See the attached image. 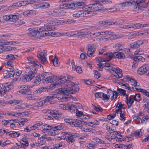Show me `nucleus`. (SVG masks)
<instances>
[{"label":"nucleus","mask_w":149,"mask_h":149,"mask_svg":"<svg viewBox=\"0 0 149 149\" xmlns=\"http://www.w3.org/2000/svg\"><path fill=\"white\" fill-rule=\"evenodd\" d=\"M64 84L63 86H61V88H59L58 91L61 94L67 95L63 96H61L60 94H58L57 95L47 96L50 102L52 103L51 104H54L56 102L55 101H53L55 98L61 100V102H62L67 101L68 98V95L74 93L79 90L78 85L75 84L74 82L69 81Z\"/></svg>","instance_id":"f257e3e1"},{"label":"nucleus","mask_w":149,"mask_h":149,"mask_svg":"<svg viewBox=\"0 0 149 149\" xmlns=\"http://www.w3.org/2000/svg\"><path fill=\"white\" fill-rule=\"evenodd\" d=\"M103 8V6L100 2L97 1L95 3L85 6L82 8V10L73 14L72 16L77 17H86L89 16L93 11L101 10Z\"/></svg>","instance_id":"f03ea898"},{"label":"nucleus","mask_w":149,"mask_h":149,"mask_svg":"<svg viewBox=\"0 0 149 149\" xmlns=\"http://www.w3.org/2000/svg\"><path fill=\"white\" fill-rule=\"evenodd\" d=\"M45 75L47 74H51V75L47 77L45 79V81L47 83L51 82H54L52 86L54 88L58 87L60 86H62V84H64L70 81L69 80L72 78L70 76H61L60 77L55 76L52 74L50 73H45Z\"/></svg>","instance_id":"7ed1b4c3"},{"label":"nucleus","mask_w":149,"mask_h":149,"mask_svg":"<svg viewBox=\"0 0 149 149\" xmlns=\"http://www.w3.org/2000/svg\"><path fill=\"white\" fill-rule=\"evenodd\" d=\"M104 64L105 69L109 71L114 77L118 79L122 77V70L120 69L118 67H114L112 63L105 62Z\"/></svg>","instance_id":"20e7f679"},{"label":"nucleus","mask_w":149,"mask_h":149,"mask_svg":"<svg viewBox=\"0 0 149 149\" xmlns=\"http://www.w3.org/2000/svg\"><path fill=\"white\" fill-rule=\"evenodd\" d=\"M146 0H136L134 9L137 12H140L147 8L149 10V1L147 3H144Z\"/></svg>","instance_id":"39448f33"},{"label":"nucleus","mask_w":149,"mask_h":149,"mask_svg":"<svg viewBox=\"0 0 149 149\" xmlns=\"http://www.w3.org/2000/svg\"><path fill=\"white\" fill-rule=\"evenodd\" d=\"M113 57V54L111 52H109L105 54L103 58H100V59L96 58V61L98 62V63L97 64V68H100V70L101 68L103 67L104 65L103 62H107Z\"/></svg>","instance_id":"423d86ee"},{"label":"nucleus","mask_w":149,"mask_h":149,"mask_svg":"<svg viewBox=\"0 0 149 149\" xmlns=\"http://www.w3.org/2000/svg\"><path fill=\"white\" fill-rule=\"evenodd\" d=\"M49 24L47 23L44 25L43 27L40 28V32H42L44 34V36H49L50 34L48 33H47L48 31H51L56 29V27L53 25V26H52L51 25V24H52V22Z\"/></svg>","instance_id":"0eeeda50"},{"label":"nucleus","mask_w":149,"mask_h":149,"mask_svg":"<svg viewBox=\"0 0 149 149\" xmlns=\"http://www.w3.org/2000/svg\"><path fill=\"white\" fill-rule=\"evenodd\" d=\"M148 42V41L146 40H138L131 43L130 47L132 49H136L143 44L147 43Z\"/></svg>","instance_id":"6e6552de"},{"label":"nucleus","mask_w":149,"mask_h":149,"mask_svg":"<svg viewBox=\"0 0 149 149\" xmlns=\"http://www.w3.org/2000/svg\"><path fill=\"white\" fill-rule=\"evenodd\" d=\"M29 30L30 32L28 33L27 35L30 36L36 37L44 36L43 34H44V33L41 32H40V28L38 31L35 30L34 29H29Z\"/></svg>","instance_id":"1a4fd4ad"},{"label":"nucleus","mask_w":149,"mask_h":149,"mask_svg":"<svg viewBox=\"0 0 149 149\" xmlns=\"http://www.w3.org/2000/svg\"><path fill=\"white\" fill-rule=\"evenodd\" d=\"M136 3V1L135 2L134 0H127L121 3L117 4V7L119 8V11H121L125 7L130 6L134 3H135V5Z\"/></svg>","instance_id":"9d476101"},{"label":"nucleus","mask_w":149,"mask_h":149,"mask_svg":"<svg viewBox=\"0 0 149 149\" xmlns=\"http://www.w3.org/2000/svg\"><path fill=\"white\" fill-rule=\"evenodd\" d=\"M1 90H0V95H3L6 93V92L11 89L12 88V86L9 83H7L0 85Z\"/></svg>","instance_id":"9b49d317"},{"label":"nucleus","mask_w":149,"mask_h":149,"mask_svg":"<svg viewBox=\"0 0 149 149\" xmlns=\"http://www.w3.org/2000/svg\"><path fill=\"white\" fill-rule=\"evenodd\" d=\"M97 47V46L95 44H88L86 47L88 50L87 53V56H92L95 52Z\"/></svg>","instance_id":"f8f14e48"},{"label":"nucleus","mask_w":149,"mask_h":149,"mask_svg":"<svg viewBox=\"0 0 149 149\" xmlns=\"http://www.w3.org/2000/svg\"><path fill=\"white\" fill-rule=\"evenodd\" d=\"M37 71L35 69L34 71L30 70L29 72L27 74H25L23 77V78L26 81H30L35 76Z\"/></svg>","instance_id":"ddd939ff"},{"label":"nucleus","mask_w":149,"mask_h":149,"mask_svg":"<svg viewBox=\"0 0 149 149\" xmlns=\"http://www.w3.org/2000/svg\"><path fill=\"white\" fill-rule=\"evenodd\" d=\"M47 56V52L43 50L38 55V58L43 64H45L47 63L46 56Z\"/></svg>","instance_id":"4468645a"},{"label":"nucleus","mask_w":149,"mask_h":149,"mask_svg":"<svg viewBox=\"0 0 149 149\" xmlns=\"http://www.w3.org/2000/svg\"><path fill=\"white\" fill-rule=\"evenodd\" d=\"M126 77L129 81V83H130L131 85L132 86H133V87H132L134 88V87L138 91L139 90L140 88L139 84L133 79L130 76L127 75Z\"/></svg>","instance_id":"2eb2a0df"},{"label":"nucleus","mask_w":149,"mask_h":149,"mask_svg":"<svg viewBox=\"0 0 149 149\" xmlns=\"http://www.w3.org/2000/svg\"><path fill=\"white\" fill-rule=\"evenodd\" d=\"M74 22V21L73 20L68 19L53 21L52 23L53 25H55L62 24H70Z\"/></svg>","instance_id":"dca6fc26"},{"label":"nucleus","mask_w":149,"mask_h":149,"mask_svg":"<svg viewBox=\"0 0 149 149\" xmlns=\"http://www.w3.org/2000/svg\"><path fill=\"white\" fill-rule=\"evenodd\" d=\"M100 36H104V37H102L100 38L99 40L101 41H108V38L111 33V31L108 30H105L102 31H100Z\"/></svg>","instance_id":"f3484780"},{"label":"nucleus","mask_w":149,"mask_h":149,"mask_svg":"<svg viewBox=\"0 0 149 149\" xmlns=\"http://www.w3.org/2000/svg\"><path fill=\"white\" fill-rule=\"evenodd\" d=\"M65 136L66 139L68 142L72 143L74 141V137L77 136V134L74 133H66Z\"/></svg>","instance_id":"a211bd4d"},{"label":"nucleus","mask_w":149,"mask_h":149,"mask_svg":"<svg viewBox=\"0 0 149 149\" xmlns=\"http://www.w3.org/2000/svg\"><path fill=\"white\" fill-rule=\"evenodd\" d=\"M63 127L62 125H58L54 127H53L52 130L53 132H49V134L52 136H55L58 134V132L60 130L63 129Z\"/></svg>","instance_id":"6ab92c4d"},{"label":"nucleus","mask_w":149,"mask_h":149,"mask_svg":"<svg viewBox=\"0 0 149 149\" xmlns=\"http://www.w3.org/2000/svg\"><path fill=\"white\" fill-rule=\"evenodd\" d=\"M28 63L33 67L38 68L40 65L39 62L37 61L33 57H29L27 58Z\"/></svg>","instance_id":"aec40b11"},{"label":"nucleus","mask_w":149,"mask_h":149,"mask_svg":"<svg viewBox=\"0 0 149 149\" xmlns=\"http://www.w3.org/2000/svg\"><path fill=\"white\" fill-rule=\"evenodd\" d=\"M149 69V63L142 66L139 68L137 71V73L140 74H145Z\"/></svg>","instance_id":"412c9836"},{"label":"nucleus","mask_w":149,"mask_h":149,"mask_svg":"<svg viewBox=\"0 0 149 149\" xmlns=\"http://www.w3.org/2000/svg\"><path fill=\"white\" fill-rule=\"evenodd\" d=\"M74 6V2L62 3L60 5L59 8L61 9H65L75 8Z\"/></svg>","instance_id":"4be33fe9"},{"label":"nucleus","mask_w":149,"mask_h":149,"mask_svg":"<svg viewBox=\"0 0 149 149\" xmlns=\"http://www.w3.org/2000/svg\"><path fill=\"white\" fill-rule=\"evenodd\" d=\"M34 86H26L23 85L21 87L22 89L19 92L22 94H27V93L29 92L31 88H33Z\"/></svg>","instance_id":"5701e85b"},{"label":"nucleus","mask_w":149,"mask_h":149,"mask_svg":"<svg viewBox=\"0 0 149 149\" xmlns=\"http://www.w3.org/2000/svg\"><path fill=\"white\" fill-rule=\"evenodd\" d=\"M51 102H50L47 96L43 100L36 103L35 106L37 107H40L43 106L44 105H46L51 104Z\"/></svg>","instance_id":"b1692460"},{"label":"nucleus","mask_w":149,"mask_h":149,"mask_svg":"<svg viewBox=\"0 0 149 149\" xmlns=\"http://www.w3.org/2000/svg\"><path fill=\"white\" fill-rule=\"evenodd\" d=\"M133 64L132 66L133 68L134 66L135 67L137 66L139 61L143 62L145 61V58L141 56H136L134 58Z\"/></svg>","instance_id":"393cba45"},{"label":"nucleus","mask_w":149,"mask_h":149,"mask_svg":"<svg viewBox=\"0 0 149 149\" xmlns=\"http://www.w3.org/2000/svg\"><path fill=\"white\" fill-rule=\"evenodd\" d=\"M107 95L109 98V99L111 96V100L116 99L117 97V93L116 91H112L111 90L108 89L107 90Z\"/></svg>","instance_id":"a878e982"},{"label":"nucleus","mask_w":149,"mask_h":149,"mask_svg":"<svg viewBox=\"0 0 149 149\" xmlns=\"http://www.w3.org/2000/svg\"><path fill=\"white\" fill-rule=\"evenodd\" d=\"M95 96L96 98H100L106 101L109 100L107 95L102 92H97L95 94Z\"/></svg>","instance_id":"bb28decb"},{"label":"nucleus","mask_w":149,"mask_h":149,"mask_svg":"<svg viewBox=\"0 0 149 149\" xmlns=\"http://www.w3.org/2000/svg\"><path fill=\"white\" fill-rule=\"evenodd\" d=\"M38 12L34 10H28L23 12V14L25 17H29L31 15H34L37 14Z\"/></svg>","instance_id":"cd10ccee"},{"label":"nucleus","mask_w":149,"mask_h":149,"mask_svg":"<svg viewBox=\"0 0 149 149\" xmlns=\"http://www.w3.org/2000/svg\"><path fill=\"white\" fill-rule=\"evenodd\" d=\"M124 35H120L118 34H114L111 31L109 36H108L107 39H108V41L112 39H115L118 38H121V37L124 36Z\"/></svg>","instance_id":"c85d7f7f"},{"label":"nucleus","mask_w":149,"mask_h":149,"mask_svg":"<svg viewBox=\"0 0 149 149\" xmlns=\"http://www.w3.org/2000/svg\"><path fill=\"white\" fill-rule=\"evenodd\" d=\"M126 107V106L124 104H122L121 102H119L117 104L116 108V109L115 112V113H118L122 111V109H124Z\"/></svg>","instance_id":"c756f323"},{"label":"nucleus","mask_w":149,"mask_h":149,"mask_svg":"<svg viewBox=\"0 0 149 149\" xmlns=\"http://www.w3.org/2000/svg\"><path fill=\"white\" fill-rule=\"evenodd\" d=\"M126 102L128 108H129L131 107L132 104L134 103V100L132 95L128 97V96L126 95Z\"/></svg>","instance_id":"7c9ffc66"},{"label":"nucleus","mask_w":149,"mask_h":149,"mask_svg":"<svg viewBox=\"0 0 149 149\" xmlns=\"http://www.w3.org/2000/svg\"><path fill=\"white\" fill-rule=\"evenodd\" d=\"M32 108V106L30 104H21L20 105H17L15 107V109H24L26 108Z\"/></svg>","instance_id":"2f4dec72"},{"label":"nucleus","mask_w":149,"mask_h":149,"mask_svg":"<svg viewBox=\"0 0 149 149\" xmlns=\"http://www.w3.org/2000/svg\"><path fill=\"white\" fill-rule=\"evenodd\" d=\"M72 69L73 70H76L79 73H81L82 72V70L80 66H76L74 62L72 63Z\"/></svg>","instance_id":"473e14b6"},{"label":"nucleus","mask_w":149,"mask_h":149,"mask_svg":"<svg viewBox=\"0 0 149 149\" xmlns=\"http://www.w3.org/2000/svg\"><path fill=\"white\" fill-rule=\"evenodd\" d=\"M143 102L144 109L148 110L149 109V97H145L144 98Z\"/></svg>","instance_id":"72a5a7b5"},{"label":"nucleus","mask_w":149,"mask_h":149,"mask_svg":"<svg viewBox=\"0 0 149 149\" xmlns=\"http://www.w3.org/2000/svg\"><path fill=\"white\" fill-rule=\"evenodd\" d=\"M26 97L27 98L28 100H40V98L37 96H34L32 94H29L27 93L26 94Z\"/></svg>","instance_id":"f704fd0d"},{"label":"nucleus","mask_w":149,"mask_h":149,"mask_svg":"<svg viewBox=\"0 0 149 149\" xmlns=\"http://www.w3.org/2000/svg\"><path fill=\"white\" fill-rule=\"evenodd\" d=\"M53 127L51 125L46 124L43 126V129L42 132L44 133H46L48 132V131L49 130H52Z\"/></svg>","instance_id":"c9c22d12"},{"label":"nucleus","mask_w":149,"mask_h":149,"mask_svg":"<svg viewBox=\"0 0 149 149\" xmlns=\"http://www.w3.org/2000/svg\"><path fill=\"white\" fill-rule=\"evenodd\" d=\"M29 3L28 1H24L20 2H18L15 4H17V5H15V7H17L19 6H24L28 4Z\"/></svg>","instance_id":"e433bc0d"},{"label":"nucleus","mask_w":149,"mask_h":149,"mask_svg":"<svg viewBox=\"0 0 149 149\" xmlns=\"http://www.w3.org/2000/svg\"><path fill=\"white\" fill-rule=\"evenodd\" d=\"M114 56L118 58H125V55L122 52H115L113 54Z\"/></svg>","instance_id":"4c0bfd02"},{"label":"nucleus","mask_w":149,"mask_h":149,"mask_svg":"<svg viewBox=\"0 0 149 149\" xmlns=\"http://www.w3.org/2000/svg\"><path fill=\"white\" fill-rule=\"evenodd\" d=\"M50 114L52 115L53 118L56 119H58L60 116V115L58 114V111L54 110H51L50 112Z\"/></svg>","instance_id":"58836bf2"},{"label":"nucleus","mask_w":149,"mask_h":149,"mask_svg":"<svg viewBox=\"0 0 149 149\" xmlns=\"http://www.w3.org/2000/svg\"><path fill=\"white\" fill-rule=\"evenodd\" d=\"M84 35H87L86 33L83 31H74V36L81 37Z\"/></svg>","instance_id":"ea45409f"},{"label":"nucleus","mask_w":149,"mask_h":149,"mask_svg":"<svg viewBox=\"0 0 149 149\" xmlns=\"http://www.w3.org/2000/svg\"><path fill=\"white\" fill-rule=\"evenodd\" d=\"M126 36H128L127 38L129 40H132L136 37L135 33L134 32H127Z\"/></svg>","instance_id":"a19ab883"},{"label":"nucleus","mask_w":149,"mask_h":149,"mask_svg":"<svg viewBox=\"0 0 149 149\" xmlns=\"http://www.w3.org/2000/svg\"><path fill=\"white\" fill-rule=\"evenodd\" d=\"M20 133L19 132H14L9 133L8 135L13 138H16L20 135Z\"/></svg>","instance_id":"79ce46f5"},{"label":"nucleus","mask_w":149,"mask_h":149,"mask_svg":"<svg viewBox=\"0 0 149 149\" xmlns=\"http://www.w3.org/2000/svg\"><path fill=\"white\" fill-rule=\"evenodd\" d=\"M134 100L139 102L141 100V96L139 93H136L135 95H132Z\"/></svg>","instance_id":"37998d69"},{"label":"nucleus","mask_w":149,"mask_h":149,"mask_svg":"<svg viewBox=\"0 0 149 149\" xmlns=\"http://www.w3.org/2000/svg\"><path fill=\"white\" fill-rule=\"evenodd\" d=\"M144 52V50L141 48H139L137 49L134 52V54L135 55H141L143 54Z\"/></svg>","instance_id":"c03bdc74"},{"label":"nucleus","mask_w":149,"mask_h":149,"mask_svg":"<svg viewBox=\"0 0 149 149\" xmlns=\"http://www.w3.org/2000/svg\"><path fill=\"white\" fill-rule=\"evenodd\" d=\"M20 143L22 145L25 146H27L29 145L28 140L25 136L23 137L22 140L20 141Z\"/></svg>","instance_id":"a18cd8bd"},{"label":"nucleus","mask_w":149,"mask_h":149,"mask_svg":"<svg viewBox=\"0 0 149 149\" xmlns=\"http://www.w3.org/2000/svg\"><path fill=\"white\" fill-rule=\"evenodd\" d=\"M117 6V5H116L115 7L113 8H111L109 9H106L105 10H107L109 12H114L115 11H119V9Z\"/></svg>","instance_id":"49530a36"},{"label":"nucleus","mask_w":149,"mask_h":149,"mask_svg":"<svg viewBox=\"0 0 149 149\" xmlns=\"http://www.w3.org/2000/svg\"><path fill=\"white\" fill-rule=\"evenodd\" d=\"M113 47L115 48L117 50H121L123 49L122 45L120 43H117L113 46Z\"/></svg>","instance_id":"de8ad7c7"},{"label":"nucleus","mask_w":149,"mask_h":149,"mask_svg":"<svg viewBox=\"0 0 149 149\" xmlns=\"http://www.w3.org/2000/svg\"><path fill=\"white\" fill-rule=\"evenodd\" d=\"M48 13L49 15L53 16H56L58 15V14L56 10L49 11Z\"/></svg>","instance_id":"09e8293b"},{"label":"nucleus","mask_w":149,"mask_h":149,"mask_svg":"<svg viewBox=\"0 0 149 149\" xmlns=\"http://www.w3.org/2000/svg\"><path fill=\"white\" fill-rule=\"evenodd\" d=\"M12 122L9 123L10 124V127L12 128H15L17 126V120L16 119L11 120Z\"/></svg>","instance_id":"8fccbe9b"},{"label":"nucleus","mask_w":149,"mask_h":149,"mask_svg":"<svg viewBox=\"0 0 149 149\" xmlns=\"http://www.w3.org/2000/svg\"><path fill=\"white\" fill-rule=\"evenodd\" d=\"M9 18L10 21L14 22L17 19L18 17L15 15H9Z\"/></svg>","instance_id":"3c124183"},{"label":"nucleus","mask_w":149,"mask_h":149,"mask_svg":"<svg viewBox=\"0 0 149 149\" xmlns=\"http://www.w3.org/2000/svg\"><path fill=\"white\" fill-rule=\"evenodd\" d=\"M132 135L134 136L140 137L142 135V132L140 130H138L134 132V133L132 134Z\"/></svg>","instance_id":"603ef678"},{"label":"nucleus","mask_w":149,"mask_h":149,"mask_svg":"<svg viewBox=\"0 0 149 149\" xmlns=\"http://www.w3.org/2000/svg\"><path fill=\"white\" fill-rule=\"evenodd\" d=\"M74 6L75 8H80L83 6L84 5V3L82 2H74Z\"/></svg>","instance_id":"864d4df0"},{"label":"nucleus","mask_w":149,"mask_h":149,"mask_svg":"<svg viewBox=\"0 0 149 149\" xmlns=\"http://www.w3.org/2000/svg\"><path fill=\"white\" fill-rule=\"evenodd\" d=\"M41 80V79L40 77L38 76L34 82V85L33 86H34V85H39L40 84Z\"/></svg>","instance_id":"5fc2aeb1"},{"label":"nucleus","mask_w":149,"mask_h":149,"mask_svg":"<svg viewBox=\"0 0 149 149\" xmlns=\"http://www.w3.org/2000/svg\"><path fill=\"white\" fill-rule=\"evenodd\" d=\"M6 67L11 69L13 68V63L11 61H8L5 64Z\"/></svg>","instance_id":"6e6d98bb"},{"label":"nucleus","mask_w":149,"mask_h":149,"mask_svg":"<svg viewBox=\"0 0 149 149\" xmlns=\"http://www.w3.org/2000/svg\"><path fill=\"white\" fill-rule=\"evenodd\" d=\"M40 7L44 8H48L50 7L49 4L46 2L42 3H40Z\"/></svg>","instance_id":"4d7b16f0"},{"label":"nucleus","mask_w":149,"mask_h":149,"mask_svg":"<svg viewBox=\"0 0 149 149\" xmlns=\"http://www.w3.org/2000/svg\"><path fill=\"white\" fill-rule=\"evenodd\" d=\"M25 114V113L24 112H14V116L16 117H21L22 116Z\"/></svg>","instance_id":"13d9d810"},{"label":"nucleus","mask_w":149,"mask_h":149,"mask_svg":"<svg viewBox=\"0 0 149 149\" xmlns=\"http://www.w3.org/2000/svg\"><path fill=\"white\" fill-rule=\"evenodd\" d=\"M74 103H70L67 104V109L70 110H74L75 108L74 106H73Z\"/></svg>","instance_id":"bf43d9fd"},{"label":"nucleus","mask_w":149,"mask_h":149,"mask_svg":"<svg viewBox=\"0 0 149 149\" xmlns=\"http://www.w3.org/2000/svg\"><path fill=\"white\" fill-rule=\"evenodd\" d=\"M18 56L16 55L10 54L7 56V58H10L11 60H14L18 57Z\"/></svg>","instance_id":"052dcab7"},{"label":"nucleus","mask_w":149,"mask_h":149,"mask_svg":"<svg viewBox=\"0 0 149 149\" xmlns=\"http://www.w3.org/2000/svg\"><path fill=\"white\" fill-rule=\"evenodd\" d=\"M138 91L143 93L146 96L149 97V92L147 91L146 90L140 88V89Z\"/></svg>","instance_id":"680f3d73"},{"label":"nucleus","mask_w":149,"mask_h":149,"mask_svg":"<svg viewBox=\"0 0 149 149\" xmlns=\"http://www.w3.org/2000/svg\"><path fill=\"white\" fill-rule=\"evenodd\" d=\"M105 138L109 141H111L113 139H115L117 137V136H115V135L114 136H111V135H108V136H105Z\"/></svg>","instance_id":"e2e57ef3"},{"label":"nucleus","mask_w":149,"mask_h":149,"mask_svg":"<svg viewBox=\"0 0 149 149\" xmlns=\"http://www.w3.org/2000/svg\"><path fill=\"white\" fill-rule=\"evenodd\" d=\"M17 126H19V127H22L24 125V122L22 121L21 120L18 121L17 120Z\"/></svg>","instance_id":"0e129e2a"},{"label":"nucleus","mask_w":149,"mask_h":149,"mask_svg":"<svg viewBox=\"0 0 149 149\" xmlns=\"http://www.w3.org/2000/svg\"><path fill=\"white\" fill-rule=\"evenodd\" d=\"M12 120H3L2 121L1 123L2 125H4V126H6L8 124H9V123L12 122Z\"/></svg>","instance_id":"69168bd1"},{"label":"nucleus","mask_w":149,"mask_h":149,"mask_svg":"<svg viewBox=\"0 0 149 149\" xmlns=\"http://www.w3.org/2000/svg\"><path fill=\"white\" fill-rule=\"evenodd\" d=\"M47 88L46 87H41L36 91V92L38 93H40L43 91H45Z\"/></svg>","instance_id":"338daca9"},{"label":"nucleus","mask_w":149,"mask_h":149,"mask_svg":"<svg viewBox=\"0 0 149 149\" xmlns=\"http://www.w3.org/2000/svg\"><path fill=\"white\" fill-rule=\"evenodd\" d=\"M120 119L122 121L125 120L126 119V117H125V114L122 113V111L120 112Z\"/></svg>","instance_id":"774afa93"}]
</instances>
